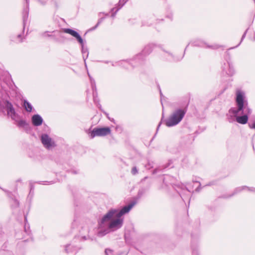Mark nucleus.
<instances>
[{
    "label": "nucleus",
    "instance_id": "1",
    "mask_svg": "<svg viewBox=\"0 0 255 255\" xmlns=\"http://www.w3.org/2000/svg\"><path fill=\"white\" fill-rule=\"evenodd\" d=\"M236 103L238 108H233L229 113L236 117V121L241 124H246L248 121V116L251 114L252 110L249 107L247 101L245 100V93L238 90L236 93Z\"/></svg>",
    "mask_w": 255,
    "mask_h": 255
},
{
    "label": "nucleus",
    "instance_id": "2",
    "mask_svg": "<svg viewBox=\"0 0 255 255\" xmlns=\"http://www.w3.org/2000/svg\"><path fill=\"white\" fill-rule=\"evenodd\" d=\"M116 212V210H111L102 217L99 222L100 230L98 233L99 237H103L110 232L116 231L122 227L124 220L121 217H117L116 219L111 221V219L115 216Z\"/></svg>",
    "mask_w": 255,
    "mask_h": 255
},
{
    "label": "nucleus",
    "instance_id": "3",
    "mask_svg": "<svg viewBox=\"0 0 255 255\" xmlns=\"http://www.w3.org/2000/svg\"><path fill=\"white\" fill-rule=\"evenodd\" d=\"M155 45L150 43L145 46L141 53L137 55L136 57L130 62L128 61H123L121 62V65L126 69H130V67H134L141 64L143 61V56L149 54Z\"/></svg>",
    "mask_w": 255,
    "mask_h": 255
},
{
    "label": "nucleus",
    "instance_id": "4",
    "mask_svg": "<svg viewBox=\"0 0 255 255\" xmlns=\"http://www.w3.org/2000/svg\"><path fill=\"white\" fill-rule=\"evenodd\" d=\"M186 111V109H176L170 115L169 118L164 121L165 125L168 127H171L177 125L182 121Z\"/></svg>",
    "mask_w": 255,
    "mask_h": 255
},
{
    "label": "nucleus",
    "instance_id": "5",
    "mask_svg": "<svg viewBox=\"0 0 255 255\" xmlns=\"http://www.w3.org/2000/svg\"><path fill=\"white\" fill-rule=\"evenodd\" d=\"M63 31L65 33H68L73 36V37H75L77 41L79 42V43L81 45L83 57L84 60V61H85L86 59L88 57L89 52L87 48H85L84 47V41L81 36L77 32L72 29L65 28L64 29Z\"/></svg>",
    "mask_w": 255,
    "mask_h": 255
},
{
    "label": "nucleus",
    "instance_id": "6",
    "mask_svg": "<svg viewBox=\"0 0 255 255\" xmlns=\"http://www.w3.org/2000/svg\"><path fill=\"white\" fill-rule=\"evenodd\" d=\"M111 130L110 128H95L90 134L91 138L96 136H102L111 133Z\"/></svg>",
    "mask_w": 255,
    "mask_h": 255
},
{
    "label": "nucleus",
    "instance_id": "7",
    "mask_svg": "<svg viewBox=\"0 0 255 255\" xmlns=\"http://www.w3.org/2000/svg\"><path fill=\"white\" fill-rule=\"evenodd\" d=\"M41 141L44 146L48 149L54 147L56 145L54 140L47 134L41 135Z\"/></svg>",
    "mask_w": 255,
    "mask_h": 255
},
{
    "label": "nucleus",
    "instance_id": "8",
    "mask_svg": "<svg viewBox=\"0 0 255 255\" xmlns=\"http://www.w3.org/2000/svg\"><path fill=\"white\" fill-rule=\"evenodd\" d=\"M6 104L5 106L7 109V115L10 116L12 120L16 121V119L18 118V115L16 113L12 104L8 101H6Z\"/></svg>",
    "mask_w": 255,
    "mask_h": 255
},
{
    "label": "nucleus",
    "instance_id": "9",
    "mask_svg": "<svg viewBox=\"0 0 255 255\" xmlns=\"http://www.w3.org/2000/svg\"><path fill=\"white\" fill-rule=\"evenodd\" d=\"M136 204V202L133 201L127 206L124 207L119 212H116L115 214L116 217H121L124 214L128 213L130 209Z\"/></svg>",
    "mask_w": 255,
    "mask_h": 255
},
{
    "label": "nucleus",
    "instance_id": "10",
    "mask_svg": "<svg viewBox=\"0 0 255 255\" xmlns=\"http://www.w3.org/2000/svg\"><path fill=\"white\" fill-rule=\"evenodd\" d=\"M31 120L33 125L36 127L41 125L43 123L42 118L38 114L33 115L32 117Z\"/></svg>",
    "mask_w": 255,
    "mask_h": 255
},
{
    "label": "nucleus",
    "instance_id": "11",
    "mask_svg": "<svg viewBox=\"0 0 255 255\" xmlns=\"http://www.w3.org/2000/svg\"><path fill=\"white\" fill-rule=\"evenodd\" d=\"M27 4V7L25 8L22 12V18H23V29L25 27V23L27 19L29 13V8H28V0H25Z\"/></svg>",
    "mask_w": 255,
    "mask_h": 255
},
{
    "label": "nucleus",
    "instance_id": "12",
    "mask_svg": "<svg viewBox=\"0 0 255 255\" xmlns=\"http://www.w3.org/2000/svg\"><path fill=\"white\" fill-rule=\"evenodd\" d=\"M244 190H247L251 192H255V188L249 187H248L246 186H241V187H239L237 188L235 190V191H234L233 194L232 195V196L234 194L239 193ZM230 196H231V195Z\"/></svg>",
    "mask_w": 255,
    "mask_h": 255
},
{
    "label": "nucleus",
    "instance_id": "13",
    "mask_svg": "<svg viewBox=\"0 0 255 255\" xmlns=\"http://www.w3.org/2000/svg\"><path fill=\"white\" fill-rule=\"evenodd\" d=\"M128 0H120L118 3V7L116 9L115 12H114V10L116 8V7H114L111 9V11L113 12L112 14V17H115L117 12L125 5V4L127 2Z\"/></svg>",
    "mask_w": 255,
    "mask_h": 255
},
{
    "label": "nucleus",
    "instance_id": "14",
    "mask_svg": "<svg viewBox=\"0 0 255 255\" xmlns=\"http://www.w3.org/2000/svg\"><path fill=\"white\" fill-rule=\"evenodd\" d=\"M227 67H228V70L225 69L224 67H223V70L225 71L228 75L232 76L235 73V70L232 65L230 63H228Z\"/></svg>",
    "mask_w": 255,
    "mask_h": 255
},
{
    "label": "nucleus",
    "instance_id": "15",
    "mask_svg": "<svg viewBox=\"0 0 255 255\" xmlns=\"http://www.w3.org/2000/svg\"><path fill=\"white\" fill-rule=\"evenodd\" d=\"M17 126L19 128H23L25 129H27L29 127L28 124L27 123V122L25 120H19L18 121H17Z\"/></svg>",
    "mask_w": 255,
    "mask_h": 255
},
{
    "label": "nucleus",
    "instance_id": "16",
    "mask_svg": "<svg viewBox=\"0 0 255 255\" xmlns=\"http://www.w3.org/2000/svg\"><path fill=\"white\" fill-rule=\"evenodd\" d=\"M23 106L25 108V110L28 112H31L32 110V106L30 103L27 101L24 100L23 103Z\"/></svg>",
    "mask_w": 255,
    "mask_h": 255
},
{
    "label": "nucleus",
    "instance_id": "17",
    "mask_svg": "<svg viewBox=\"0 0 255 255\" xmlns=\"http://www.w3.org/2000/svg\"><path fill=\"white\" fill-rule=\"evenodd\" d=\"M153 162L148 160L147 163L145 164V167L147 169H150L153 167Z\"/></svg>",
    "mask_w": 255,
    "mask_h": 255
},
{
    "label": "nucleus",
    "instance_id": "18",
    "mask_svg": "<svg viewBox=\"0 0 255 255\" xmlns=\"http://www.w3.org/2000/svg\"><path fill=\"white\" fill-rule=\"evenodd\" d=\"M105 255H115L114 251L110 249H106L105 251Z\"/></svg>",
    "mask_w": 255,
    "mask_h": 255
},
{
    "label": "nucleus",
    "instance_id": "19",
    "mask_svg": "<svg viewBox=\"0 0 255 255\" xmlns=\"http://www.w3.org/2000/svg\"><path fill=\"white\" fill-rule=\"evenodd\" d=\"M48 31H46V32H43L42 34V35L43 36V37H53V38H55V36H56V35L55 34H49L48 33Z\"/></svg>",
    "mask_w": 255,
    "mask_h": 255
},
{
    "label": "nucleus",
    "instance_id": "20",
    "mask_svg": "<svg viewBox=\"0 0 255 255\" xmlns=\"http://www.w3.org/2000/svg\"><path fill=\"white\" fill-rule=\"evenodd\" d=\"M247 30H246V31L244 32V33L243 34L242 37V38H241V40L240 41V42L239 43V44L238 45H237L236 46L234 47H232V48H230L229 49H233L235 47H237L239 45H240V44L241 43V42L243 41V40H244V39L245 38L246 36V34H247Z\"/></svg>",
    "mask_w": 255,
    "mask_h": 255
},
{
    "label": "nucleus",
    "instance_id": "21",
    "mask_svg": "<svg viewBox=\"0 0 255 255\" xmlns=\"http://www.w3.org/2000/svg\"><path fill=\"white\" fill-rule=\"evenodd\" d=\"M12 201H13V204L12 205V206L13 207H18L19 206V202L17 200H16V199H12Z\"/></svg>",
    "mask_w": 255,
    "mask_h": 255
},
{
    "label": "nucleus",
    "instance_id": "22",
    "mask_svg": "<svg viewBox=\"0 0 255 255\" xmlns=\"http://www.w3.org/2000/svg\"><path fill=\"white\" fill-rule=\"evenodd\" d=\"M89 78L90 79L91 83V86L93 89V90L94 89V88H96V83L94 79H93L91 76L89 75Z\"/></svg>",
    "mask_w": 255,
    "mask_h": 255
},
{
    "label": "nucleus",
    "instance_id": "23",
    "mask_svg": "<svg viewBox=\"0 0 255 255\" xmlns=\"http://www.w3.org/2000/svg\"><path fill=\"white\" fill-rule=\"evenodd\" d=\"M131 172L133 175H135L138 173V169L136 166H134L132 168Z\"/></svg>",
    "mask_w": 255,
    "mask_h": 255
},
{
    "label": "nucleus",
    "instance_id": "24",
    "mask_svg": "<svg viewBox=\"0 0 255 255\" xmlns=\"http://www.w3.org/2000/svg\"><path fill=\"white\" fill-rule=\"evenodd\" d=\"M103 20V18H101L99 19L98 21L97 24L95 25V27H93L91 29L92 30L95 29L98 26V25L102 22Z\"/></svg>",
    "mask_w": 255,
    "mask_h": 255
},
{
    "label": "nucleus",
    "instance_id": "25",
    "mask_svg": "<svg viewBox=\"0 0 255 255\" xmlns=\"http://www.w3.org/2000/svg\"><path fill=\"white\" fill-rule=\"evenodd\" d=\"M205 45H206V43L202 41L199 42V43L198 44H194L195 46H204Z\"/></svg>",
    "mask_w": 255,
    "mask_h": 255
},
{
    "label": "nucleus",
    "instance_id": "26",
    "mask_svg": "<svg viewBox=\"0 0 255 255\" xmlns=\"http://www.w3.org/2000/svg\"><path fill=\"white\" fill-rule=\"evenodd\" d=\"M206 47H208V48H212L213 49H217L219 47V46L218 45H214V46H209V45H207L205 46Z\"/></svg>",
    "mask_w": 255,
    "mask_h": 255
},
{
    "label": "nucleus",
    "instance_id": "27",
    "mask_svg": "<svg viewBox=\"0 0 255 255\" xmlns=\"http://www.w3.org/2000/svg\"><path fill=\"white\" fill-rule=\"evenodd\" d=\"M70 245H67V246H66V247H65V252H66V253H70V252H72L74 251V250H73V251L70 250V251H68V250H69V249H68V248H69V247H70Z\"/></svg>",
    "mask_w": 255,
    "mask_h": 255
},
{
    "label": "nucleus",
    "instance_id": "28",
    "mask_svg": "<svg viewBox=\"0 0 255 255\" xmlns=\"http://www.w3.org/2000/svg\"><path fill=\"white\" fill-rule=\"evenodd\" d=\"M249 126L251 128L255 129V122L253 124H249Z\"/></svg>",
    "mask_w": 255,
    "mask_h": 255
},
{
    "label": "nucleus",
    "instance_id": "29",
    "mask_svg": "<svg viewBox=\"0 0 255 255\" xmlns=\"http://www.w3.org/2000/svg\"><path fill=\"white\" fill-rule=\"evenodd\" d=\"M33 190H34V187L33 186H31L29 194H30L31 193L33 194Z\"/></svg>",
    "mask_w": 255,
    "mask_h": 255
},
{
    "label": "nucleus",
    "instance_id": "30",
    "mask_svg": "<svg viewBox=\"0 0 255 255\" xmlns=\"http://www.w3.org/2000/svg\"><path fill=\"white\" fill-rule=\"evenodd\" d=\"M43 184H44V185L47 184L46 183H48L49 184H51L53 183L52 181H50V182L43 181Z\"/></svg>",
    "mask_w": 255,
    "mask_h": 255
},
{
    "label": "nucleus",
    "instance_id": "31",
    "mask_svg": "<svg viewBox=\"0 0 255 255\" xmlns=\"http://www.w3.org/2000/svg\"><path fill=\"white\" fill-rule=\"evenodd\" d=\"M38 1L41 2L42 3H45L47 0H37Z\"/></svg>",
    "mask_w": 255,
    "mask_h": 255
},
{
    "label": "nucleus",
    "instance_id": "32",
    "mask_svg": "<svg viewBox=\"0 0 255 255\" xmlns=\"http://www.w3.org/2000/svg\"><path fill=\"white\" fill-rule=\"evenodd\" d=\"M159 91H160V96H161V102L162 103V97H163V95H162V94L161 93V91L160 89H159Z\"/></svg>",
    "mask_w": 255,
    "mask_h": 255
},
{
    "label": "nucleus",
    "instance_id": "33",
    "mask_svg": "<svg viewBox=\"0 0 255 255\" xmlns=\"http://www.w3.org/2000/svg\"><path fill=\"white\" fill-rule=\"evenodd\" d=\"M161 122H160L159 123V124H158V126H157V130H158V129H159V127H160V125H161Z\"/></svg>",
    "mask_w": 255,
    "mask_h": 255
},
{
    "label": "nucleus",
    "instance_id": "34",
    "mask_svg": "<svg viewBox=\"0 0 255 255\" xmlns=\"http://www.w3.org/2000/svg\"><path fill=\"white\" fill-rule=\"evenodd\" d=\"M104 114L106 115L107 117L109 119H110V118H109V114H108V113H106V112H104Z\"/></svg>",
    "mask_w": 255,
    "mask_h": 255
},
{
    "label": "nucleus",
    "instance_id": "35",
    "mask_svg": "<svg viewBox=\"0 0 255 255\" xmlns=\"http://www.w3.org/2000/svg\"><path fill=\"white\" fill-rule=\"evenodd\" d=\"M52 33H58V34H59V32H58V31H53L52 32Z\"/></svg>",
    "mask_w": 255,
    "mask_h": 255
},
{
    "label": "nucleus",
    "instance_id": "36",
    "mask_svg": "<svg viewBox=\"0 0 255 255\" xmlns=\"http://www.w3.org/2000/svg\"><path fill=\"white\" fill-rule=\"evenodd\" d=\"M20 37H21V35H20V34H18V35H17V37H18V38H20Z\"/></svg>",
    "mask_w": 255,
    "mask_h": 255
},
{
    "label": "nucleus",
    "instance_id": "37",
    "mask_svg": "<svg viewBox=\"0 0 255 255\" xmlns=\"http://www.w3.org/2000/svg\"><path fill=\"white\" fill-rule=\"evenodd\" d=\"M72 172L73 173H74V174H76L77 173V172L75 171H72Z\"/></svg>",
    "mask_w": 255,
    "mask_h": 255
},
{
    "label": "nucleus",
    "instance_id": "38",
    "mask_svg": "<svg viewBox=\"0 0 255 255\" xmlns=\"http://www.w3.org/2000/svg\"><path fill=\"white\" fill-rule=\"evenodd\" d=\"M188 45H189V44H188V45H187V46H186V47H185V50H186V49H187V47H188Z\"/></svg>",
    "mask_w": 255,
    "mask_h": 255
},
{
    "label": "nucleus",
    "instance_id": "39",
    "mask_svg": "<svg viewBox=\"0 0 255 255\" xmlns=\"http://www.w3.org/2000/svg\"><path fill=\"white\" fill-rule=\"evenodd\" d=\"M25 221H27L26 217H25Z\"/></svg>",
    "mask_w": 255,
    "mask_h": 255
},
{
    "label": "nucleus",
    "instance_id": "40",
    "mask_svg": "<svg viewBox=\"0 0 255 255\" xmlns=\"http://www.w3.org/2000/svg\"><path fill=\"white\" fill-rule=\"evenodd\" d=\"M83 238L84 240H86V237H84Z\"/></svg>",
    "mask_w": 255,
    "mask_h": 255
},
{
    "label": "nucleus",
    "instance_id": "41",
    "mask_svg": "<svg viewBox=\"0 0 255 255\" xmlns=\"http://www.w3.org/2000/svg\"><path fill=\"white\" fill-rule=\"evenodd\" d=\"M254 1H255V0H254Z\"/></svg>",
    "mask_w": 255,
    "mask_h": 255
}]
</instances>
